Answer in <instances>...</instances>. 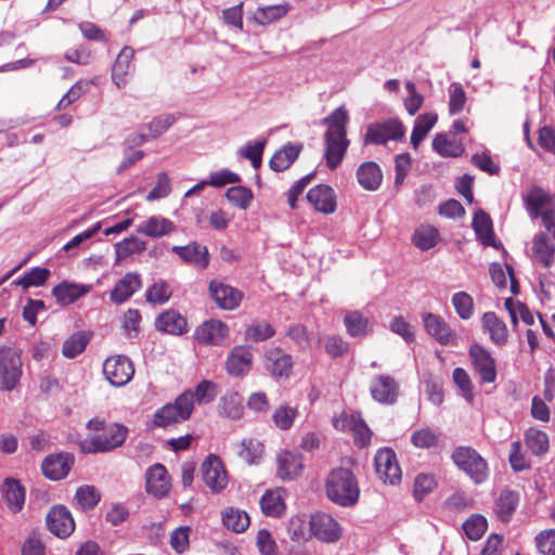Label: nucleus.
Masks as SVG:
<instances>
[{"label":"nucleus","mask_w":555,"mask_h":555,"mask_svg":"<svg viewBox=\"0 0 555 555\" xmlns=\"http://www.w3.org/2000/svg\"><path fill=\"white\" fill-rule=\"evenodd\" d=\"M322 122L327 126L324 133V156L326 165L331 169H335L343 162L349 146L346 130L347 124L349 122L348 112L344 106H339L323 118Z\"/></svg>","instance_id":"nucleus-1"},{"label":"nucleus","mask_w":555,"mask_h":555,"mask_svg":"<svg viewBox=\"0 0 555 555\" xmlns=\"http://www.w3.org/2000/svg\"><path fill=\"white\" fill-rule=\"evenodd\" d=\"M87 428L93 430L78 442L82 453H104L121 446L127 438V428L118 423L106 424L101 418H90Z\"/></svg>","instance_id":"nucleus-2"},{"label":"nucleus","mask_w":555,"mask_h":555,"mask_svg":"<svg viewBox=\"0 0 555 555\" xmlns=\"http://www.w3.org/2000/svg\"><path fill=\"white\" fill-rule=\"evenodd\" d=\"M327 498L343 507L356 505L360 496V488L354 474L349 468H333L325 480Z\"/></svg>","instance_id":"nucleus-3"},{"label":"nucleus","mask_w":555,"mask_h":555,"mask_svg":"<svg viewBox=\"0 0 555 555\" xmlns=\"http://www.w3.org/2000/svg\"><path fill=\"white\" fill-rule=\"evenodd\" d=\"M455 466L464 472L476 485L489 477L487 461L472 447H456L451 455Z\"/></svg>","instance_id":"nucleus-4"},{"label":"nucleus","mask_w":555,"mask_h":555,"mask_svg":"<svg viewBox=\"0 0 555 555\" xmlns=\"http://www.w3.org/2000/svg\"><path fill=\"white\" fill-rule=\"evenodd\" d=\"M23 375L21 352L16 348L0 347V390H15Z\"/></svg>","instance_id":"nucleus-5"},{"label":"nucleus","mask_w":555,"mask_h":555,"mask_svg":"<svg viewBox=\"0 0 555 555\" xmlns=\"http://www.w3.org/2000/svg\"><path fill=\"white\" fill-rule=\"evenodd\" d=\"M404 127L398 119L372 122L366 128L364 144L384 145L388 141H398L404 137Z\"/></svg>","instance_id":"nucleus-6"},{"label":"nucleus","mask_w":555,"mask_h":555,"mask_svg":"<svg viewBox=\"0 0 555 555\" xmlns=\"http://www.w3.org/2000/svg\"><path fill=\"white\" fill-rule=\"evenodd\" d=\"M468 356L480 383H494L496 379V362L490 351L479 344H473L469 347Z\"/></svg>","instance_id":"nucleus-7"},{"label":"nucleus","mask_w":555,"mask_h":555,"mask_svg":"<svg viewBox=\"0 0 555 555\" xmlns=\"http://www.w3.org/2000/svg\"><path fill=\"white\" fill-rule=\"evenodd\" d=\"M103 374L116 387L128 384L134 374L132 362L126 356L108 357L103 363Z\"/></svg>","instance_id":"nucleus-8"},{"label":"nucleus","mask_w":555,"mask_h":555,"mask_svg":"<svg viewBox=\"0 0 555 555\" xmlns=\"http://www.w3.org/2000/svg\"><path fill=\"white\" fill-rule=\"evenodd\" d=\"M310 531L318 540L325 543L337 542L341 537L338 521L326 513H315L309 520Z\"/></svg>","instance_id":"nucleus-9"},{"label":"nucleus","mask_w":555,"mask_h":555,"mask_svg":"<svg viewBox=\"0 0 555 555\" xmlns=\"http://www.w3.org/2000/svg\"><path fill=\"white\" fill-rule=\"evenodd\" d=\"M202 475L205 485L212 493L222 492L228 485V474L221 460L209 454L202 464Z\"/></svg>","instance_id":"nucleus-10"},{"label":"nucleus","mask_w":555,"mask_h":555,"mask_svg":"<svg viewBox=\"0 0 555 555\" xmlns=\"http://www.w3.org/2000/svg\"><path fill=\"white\" fill-rule=\"evenodd\" d=\"M374 463L376 474L384 482L393 485L400 481L401 469L398 465L396 453L391 449L384 448L378 450L375 454Z\"/></svg>","instance_id":"nucleus-11"},{"label":"nucleus","mask_w":555,"mask_h":555,"mask_svg":"<svg viewBox=\"0 0 555 555\" xmlns=\"http://www.w3.org/2000/svg\"><path fill=\"white\" fill-rule=\"evenodd\" d=\"M422 321L427 334L440 345L449 346L456 344V334L440 315L424 312L422 313Z\"/></svg>","instance_id":"nucleus-12"},{"label":"nucleus","mask_w":555,"mask_h":555,"mask_svg":"<svg viewBox=\"0 0 555 555\" xmlns=\"http://www.w3.org/2000/svg\"><path fill=\"white\" fill-rule=\"evenodd\" d=\"M229 335V327L220 320H209L202 323L195 331L194 337L202 345H220Z\"/></svg>","instance_id":"nucleus-13"},{"label":"nucleus","mask_w":555,"mask_h":555,"mask_svg":"<svg viewBox=\"0 0 555 555\" xmlns=\"http://www.w3.org/2000/svg\"><path fill=\"white\" fill-rule=\"evenodd\" d=\"M146 491L156 498H164L170 490V477L163 464L152 465L145 474Z\"/></svg>","instance_id":"nucleus-14"},{"label":"nucleus","mask_w":555,"mask_h":555,"mask_svg":"<svg viewBox=\"0 0 555 555\" xmlns=\"http://www.w3.org/2000/svg\"><path fill=\"white\" fill-rule=\"evenodd\" d=\"M524 201L531 219H537L543 210L555 207V197L540 186H532L524 197Z\"/></svg>","instance_id":"nucleus-15"},{"label":"nucleus","mask_w":555,"mask_h":555,"mask_svg":"<svg viewBox=\"0 0 555 555\" xmlns=\"http://www.w3.org/2000/svg\"><path fill=\"white\" fill-rule=\"evenodd\" d=\"M209 292L217 306L224 310L235 309L243 297L238 289L216 280L209 283Z\"/></svg>","instance_id":"nucleus-16"},{"label":"nucleus","mask_w":555,"mask_h":555,"mask_svg":"<svg viewBox=\"0 0 555 555\" xmlns=\"http://www.w3.org/2000/svg\"><path fill=\"white\" fill-rule=\"evenodd\" d=\"M278 476L283 480L297 478L302 469V456L298 452L282 450L276 456Z\"/></svg>","instance_id":"nucleus-17"},{"label":"nucleus","mask_w":555,"mask_h":555,"mask_svg":"<svg viewBox=\"0 0 555 555\" xmlns=\"http://www.w3.org/2000/svg\"><path fill=\"white\" fill-rule=\"evenodd\" d=\"M253 365V353L250 347L235 346L229 353L225 362V369L231 376H242L246 374Z\"/></svg>","instance_id":"nucleus-18"},{"label":"nucleus","mask_w":555,"mask_h":555,"mask_svg":"<svg viewBox=\"0 0 555 555\" xmlns=\"http://www.w3.org/2000/svg\"><path fill=\"white\" fill-rule=\"evenodd\" d=\"M370 390L374 400L383 404H392L398 397L399 387L391 376L379 375L372 380Z\"/></svg>","instance_id":"nucleus-19"},{"label":"nucleus","mask_w":555,"mask_h":555,"mask_svg":"<svg viewBox=\"0 0 555 555\" xmlns=\"http://www.w3.org/2000/svg\"><path fill=\"white\" fill-rule=\"evenodd\" d=\"M356 178L359 185L369 192L377 191L383 182V171L375 162H364L357 168Z\"/></svg>","instance_id":"nucleus-20"},{"label":"nucleus","mask_w":555,"mask_h":555,"mask_svg":"<svg viewBox=\"0 0 555 555\" xmlns=\"http://www.w3.org/2000/svg\"><path fill=\"white\" fill-rule=\"evenodd\" d=\"M142 286L140 274L134 272L126 273L113 287L109 299L117 305L127 301Z\"/></svg>","instance_id":"nucleus-21"},{"label":"nucleus","mask_w":555,"mask_h":555,"mask_svg":"<svg viewBox=\"0 0 555 555\" xmlns=\"http://www.w3.org/2000/svg\"><path fill=\"white\" fill-rule=\"evenodd\" d=\"M171 250L184 262L199 269H206L209 264V253L207 247L196 242L190 243L185 246H172Z\"/></svg>","instance_id":"nucleus-22"},{"label":"nucleus","mask_w":555,"mask_h":555,"mask_svg":"<svg viewBox=\"0 0 555 555\" xmlns=\"http://www.w3.org/2000/svg\"><path fill=\"white\" fill-rule=\"evenodd\" d=\"M308 202L315 210L323 214H332L336 209V197L334 190L325 184H319L307 193Z\"/></svg>","instance_id":"nucleus-23"},{"label":"nucleus","mask_w":555,"mask_h":555,"mask_svg":"<svg viewBox=\"0 0 555 555\" xmlns=\"http://www.w3.org/2000/svg\"><path fill=\"white\" fill-rule=\"evenodd\" d=\"M264 365L275 377L289 376L293 369L292 357L280 348H272L266 352Z\"/></svg>","instance_id":"nucleus-24"},{"label":"nucleus","mask_w":555,"mask_h":555,"mask_svg":"<svg viewBox=\"0 0 555 555\" xmlns=\"http://www.w3.org/2000/svg\"><path fill=\"white\" fill-rule=\"evenodd\" d=\"M194 403L196 401L193 391L185 390L177 397L175 402L165 404L153 416H191Z\"/></svg>","instance_id":"nucleus-25"},{"label":"nucleus","mask_w":555,"mask_h":555,"mask_svg":"<svg viewBox=\"0 0 555 555\" xmlns=\"http://www.w3.org/2000/svg\"><path fill=\"white\" fill-rule=\"evenodd\" d=\"M481 326L494 345L504 346L507 343V326L494 312L489 311L483 313L481 318Z\"/></svg>","instance_id":"nucleus-26"},{"label":"nucleus","mask_w":555,"mask_h":555,"mask_svg":"<svg viewBox=\"0 0 555 555\" xmlns=\"http://www.w3.org/2000/svg\"><path fill=\"white\" fill-rule=\"evenodd\" d=\"M49 531L61 539L69 535V511L65 505H54L47 514Z\"/></svg>","instance_id":"nucleus-27"},{"label":"nucleus","mask_w":555,"mask_h":555,"mask_svg":"<svg viewBox=\"0 0 555 555\" xmlns=\"http://www.w3.org/2000/svg\"><path fill=\"white\" fill-rule=\"evenodd\" d=\"M155 327L167 334L182 335L188 331V322L178 311L169 309L156 318Z\"/></svg>","instance_id":"nucleus-28"},{"label":"nucleus","mask_w":555,"mask_h":555,"mask_svg":"<svg viewBox=\"0 0 555 555\" xmlns=\"http://www.w3.org/2000/svg\"><path fill=\"white\" fill-rule=\"evenodd\" d=\"M176 230L175 223L162 216H152L140 223L137 232L156 238L168 235Z\"/></svg>","instance_id":"nucleus-29"},{"label":"nucleus","mask_w":555,"mask_h":555,"mask_svg":"<svg viewBox=\"0 0 555 555\" xmlns=\"http://www.w3.org/2000/svg\"><path fill=\"white\" fill-rule=\"evenodd\" d=\"M532 254L535 261L548 268L554 261L555 246L546 233L540 232L532 241Z\"/></svg>","instance_id":"nucleus-30"},{"label":"nucleus","mask_w":555,"mask_h":555,"mask_svg":"<svg viewBox=\"0 0 555 555\" xmlns=\"http://www.w3.org/2000/svg\"><path fill=\"white\" fill-rule=\"evenodd\" d=\"M133 56L134 50L131 47H125L116 57L113 65L112 78L118 88L127 83L126 76L130 70Z\"/></svg>","instance_id":"nucleus-31"},{"label":"nucleus","mask_w":555,"mask_h":555,"mask_svg":"<svg viewBox=\"0 0 555 555\" xmlns=\"http://www.w3.org/2000/svg\"><path fill=\"white\" fill-rule=\"evenodd\" d=\"M42 472L51 480H60L69 470L68 456L65 454L49 455L42 462Z\"/></svg>","instance_id":"nucleus-32"},{"label":"nucleus","mask_w":555,"mask_h":555,"mask_svg":"<svg viewBox=\"0 0 555 555\" xmlns=\"http://www.w3.org/2000/svg\"><path fill=\"white\" fill-rule=\"evenodd\" d=\"M473 228L476 232L477 238L481 241L485 246H495L492 221L487 212L483 210L475 212L473 218Z\"/></svg>","instance_id":"nucleus-33"},{"label":"nucleus","mask_w":555,"mask_h":555,"mask_svg":"<svg viewBox=\"0 0 555 555\" xmlns=\"http://www.w3.org/2000/svg\"><path fill=\"white\" fill-rule=\"evenodd\" d=\"M2 491L9 508L14 513L20 512L25 502V490L21 483L16 479L8 478Z\"/></svg>","instance_id":"nucleus-34"},{"label":"nucleus","mask_w":555,"mask_h":555,"mask_svg":"<svg viewBox=\"0 0 555 555\" xmlns=\"http://www.w3.org/2000/svg\"><path fill=\"white\" fill-rule=\"evenodd\" d=\"M300 146L287 144L276 151L269 162V166L274 171H283L287 169L298 157Z\"/></svg>","instance_id":"nucleus-35"},{"label":"nucleus","mask_w":555,"mask_h":555,"mask_svg":"<svg viewBox=\"0 0 555 555\" xmlns=\"http://www.w3.org/2000/svg\"><path fill=\"white\" fill-rule=\"evenodd\" d=\"M433 149L442 157H460L464 146L460 141L450 140L446 133H437L433 140Z\"/></svg>","instance_id":"nucleus-36"},{"label":"nucleus","mask_w":555,"mask_h":555,"mask_svg":"<svg viewBox=\"0 0 555 555\" xmlns=\"http://www.w3.org/2000/svg\"><path fill=\"white\" fill-rule=\"evenodd\" d=\"M101 492L92 485H83L76 489L77 507L83 512L92 511L101 501Z\"/></svg>","instance_id":"nucleus-37"},{"label":"nucleus","mask_w":555,"mask_h":555,"mask_svg":"<svg viewBox=\"0 0 555 555\" xmlns=\"http://www.w3.org/2000/svg\"><path fill=\"white\" fill-rule=\"evenodd\" d=\"M438 116L436 113H425L420 115L416 120L411 134V144L417 149L420 143L426 138L430 129L437 122Z\"/></svg>","instance_id":"nucleus-38"},{"label":"nucleus","mask_w":555,"mask_h":555,"mask_svg":"<svg viewBox=\"0 0 555 555\" xmlns=\"http://www.w3.org/2000/svg\"><path fill=\"white\" fill-rule=\"evenodd\" d=\"M263 453V444L255 439H243L237 444V455L247 464H258Z\"/></svg>","instance_id":"nucleus-39"},{"label":"nucleus","mask_w":555,"mask_h":555,"mask_svg":"<svg viewBox=\"0 0 555 555\" xmlns=\"http://www.w3.org/2000/svg\"><path fill=\"white\" fill-rule=\"evenodd\" d=\"M289 9V4H275L258 8L254 13V21L259 25H268L285 16Z\"/></svg>","instance_id":"nucleus-40"},{"label":"nucleus","mask_w":555,"mask_h":555,"mask_svg":"<svg viewBox=\"0 0 555 555\" xmlns=\"http://www.w3.org/2000/svg\"><path fill=\"white\" fill-rule=\"evenodd\" d=\"M222 522L234 532H244L249 526V517L246 512L230 507L222 513Z\"/></svg>","instance_id":"nucleus-41"},{"label":"nucleus","mask_w":555,"mask_h":555,"mask_svg":"<svg viewBox=\"0 0 555 555\" xmlns=\"http://www.w3.org/2000/svg\"><path fill=\"white\" fill-rule=\"evenodd\" d=\"M526 444L534 455H543L548 451L550 440L547 435L539 429L529 428L525 435Z\"/></svg>","instance_id":"nucleus-42"},{"label":"nucleus","mask_w":555,"mask_h":555,"mask_svg":"<svg viewBox=\"0 0 555 555\" xmlns=\"http://www.w3.org/2000/svg\"><path fill=\"white\" fill-rule=\"evenodd\" d=\"M519 496L515 491L504 490L501 492L498 502L496 511L502 521H508L518 505Z\"/></svg>","instance_id":"nucleus-43"},{"label":"nucleus","mask_w":555,"mask_h":555,"mask_svg":"<svg viewBox=\"0 0 555 555\" xmlns=\"http://www.w3.org/2000/svg\"><path fill=\"white\" fill-rule=\"evenodd\" d=\"M275 334L273 326L266 321H254L245 330V339L255 343L264 341Z\"/></svg>","instance_id":"nucleus-44"},{"label":"nucleus","mask_w":555,"mask_h":555,"mask_svg":"<svg viewBox=\"0 0 555 555\" xmlns=\"http://www.w3.org/2000/svg\"><path fill=\"white\" fill-rule=\"evenodd\" d=\"M50 275V271L46 268L36 267L24 274V276L16 279L12 282L13 285L22 286L24 289H28L33 286H41L46 283Z\"/></svg>","instance_id":"nucleus-45"},{"label":"nucleus","mask_w":555,"mask_h":555,"mask_svg":"<svg viewBox=\"0 0 555 555\" xmlns=\"http://www.w3.org/2000/svg\"><path fill=\"white\" fill-rule=\"evenodd\" d=\"M438 237L439 233L434 227H421L415 230L412 242L417 248L428 250L437 245Z\"/></svg>","instance_id":"nucleus-46"},{"label":"nucleus","mask_w":555,"mask_h":555,"mask_svg":"<svg viewBox=\"0 0 555 555\" xmlns=\"http://www.w3.org/2000/svg\"><path fill=\"white\" fill-rule=\"evenodd\" d=\"M344 323L350 336H362L367 332L369 320L359 311L348 312L344 318Z\"/></svg>","instance_id":"nucleus-47"},{"label":"nucleus","mask_w":555,"mask_h":555,"mask_svg":"<svg viewBox=\"0 0 555 555\" xmlns=\"http://www.w3.org/2000/svg\"><path fill=\"white\" fill-rule=\"evenodd\" d=\"M488 527L487 519L479 514L472 515L463 524V530L466 537L472 541L479 540L486 532Z\"/></svg>","instance_id":"nucleus-48"},{"label":"nucleus","mask_w":555,"mask_h":555,"mask_svg":"<svg viewBox=\"0 0 555 555\" xmlns=\"http://www.w3.org/2000/svg\"><path fill=\"white\" fill-rule=\"evenodd\" d=\"M452 305L462 320H468L474 313V300L466 292H459L452 296Z\"/></svg>","instance_id":"nucleus-49"},{"label":"nucleus","mask_w":555,"mask_h":555,"mask_svg":"<svg viewBox=\"0 0 555 555\" xmlns=\"http://www.w3.org/2000/svg\"><path fill=\"white\" fill-rule=\"evenodd\" d=\"M225 197L234 206L241 209H246L249 206L254 195L250 189L237 185L229 188L225 192Z\"/></svg>","instance_id":"nucleus-50"},{"label":"nucleus","mask_w":555,"mask_h":555,"mask_svg":"<svg viewBox=\"0 0 555 555\" xmlns=\"http://www.w3.org/2000/svg\"><path fill=\"white\" fill-rule=\"evenodd\" d=\"M146 300L151 304L163 305L171 297L169 285L163 281H156L146 289Z\"/></svg>","instance_id":"nucleus-51"},{"label":"nucleus","mask_w":555,"mask_h":555,"mask_svg":"<svg viewBox=\"0 0 555 555\" xmlns=\"http://www.w3.org/2000/svg\"><path fill=\"white\" fill-rule=\"evenodd\" d=\"M260 506L264 515L279 516L284 509V503L278 492L267 491L260 499Z\"/></svg>","instance_id":"nucleus-52"},{"label":"nucleus","mask_w":555,"mask_h":555,"mask_svg":"<svg viewBox=\"0 0 555 555\" xmlns=\"http://www.w3.org/2000/svg\"><path fill=\"white\" fill-rule=\"evenodd\" d=\"M267 144V140L257 141L256 143H247L245 146L238 150V154L250 160L251 166L255 169L260 168L262 163V153L264 146Z\"/></svg>","instance_id":"nucleus-53"},{"label":"nucleus","mask_w":555,"mask_h":555,"mask_svg":"<svg viewBox=\"0 0 555 555\" xmlns=\"http://www.w3.org/2000/svg\"><path fill=\"white\" fill-rule=\"evenodd\" d=\"M115 248L117 258L122 259L132 254L143 251L145 249V243L138 237L131 236L117 243Z\"/></svg>","instance_id":"nucleus-54"},{"label":"nucleus","mask_w":555,"mask_h":555,"mask_svg":"<svg viewBox=\"0 0 555 555\" xmlns=\"http://www.w3.org/2000/svg\"><path fill=\"white\" fill-rule=\"evenodd\" d=\"M452 379L461 390L462 396L467 400H473V384L468 373L462 367H455L452 373Z\"/></svg>","instance_id":"nucleus-55"},{"label":"nucleus","mask_w":555,"mask_h":555,"mask_svg":"<svg viewBox=\"0 0 555 555\" xmlns=\"http://www.w3.org/2000/svg\"><path fill=\"white\" fill-rule=\"evenodd\" d=\"M176 121L177 117L173 114H164L153 118L147 124V129L151 132V137L155 139L165 133Z\"/></svg>","instance_id":"nucleus-56"},{"label":"nucleus","mask_w":555,"mask_h":555,"mask_svg":"<svg viewBox=\"0 0 555 555\" xmlns=\"http://www.w3.org/2000/svg\"><path fill=\"white\" fill-rule=\"evenodd\" d=\"M437 486L434 475L420 474L414 481V496L417 501H422L424 496L430 493Z\"/></svg>","instance_id":"nucleus-57"},{"label":"nucleus","mask_w":555,"mask_h":555,"mask_svg":"<svg viewBox=\"0 0 555 555\" xmlns=\"http://www.w3.org/2000/svg\"><path fill=\"white\" fill-rule=\"evenodd\" d=\"M350 431L358 448H365L371 443L372 430L363 418H357Z\"/></svg>","instance_id":"nucleus-58"},{"label":"nucleus","mask_w":555,"mask_h":555,"mask_svg":"<svg viewBox=\"0 0 555 555\" xmlns=\"http://www.w3.org/2000/svg\"><path fill=\"white\" fill-rule=\"evenodd\" d=\"M197 404L211 402L217 396V385L210 380H202L193 391Z\"/></svg>","instance_id":"nucleus-59"},{"label":"nucleus","mask_w":555,"mask_h":555,"mask_svg":"<svg viewBox=\"0 0 555 555\" xmlns=\"http://www.w3.org/2000/svg\"><path fill=\"white\" fill-rule=\"evenodd\" d=\"M534 541L542 555H555V529L541 531Z\"/></svg>","instance_id":"nucleus-60"},{"label":"nucleus","mask_w":555,"mask_h":555,"mask_svg":"<svg viewBox=\"0 0 555 555\" xmlns=\"http://www.w3.org/2000/svg\"><path fill=\"white\" fill-rule=\"evenodd\" d=\"M508 461L514 472H522L530 467L529 462L521 452V443L519 441H513L511 443Z\"/></svg>","instance_id":"nucleus-61"},{"label":"nucleus","mask_w":555,"mask_h":555,"mask_svg":"<svg viewBox=\"0 0 555 555\" xmlns=\"http://www.w3.org/2000/svg\"><path fill=\"white\" fill-rule=\"evenodd\" d=\"M240 181L241 177L237 173L229 169H221L219 171L210 172L207 183L215 188H222L227 184L237 183Z\"/></svg>","instance_id":"nucleus-62"},{"label":"nucleus","mask_w":555,"mask_h":555,"mask_svg":"<svg viewBox=\"0 0 555 555\" xmlns=\"http://www.w3.org/2000/svg\"><path fill=\"white\" fill-rule=\"evenodd\" d=\"M191 528L188 526L175 529L170 534V545L177 553L189 548Z\"/></svg>","instance_id":"nucleus-63"},{"label":"nucleus","mask_w":555,"mask_h":555,"mask_svg":"<svg viewBox=\"0 0 555 555\" xmlns=\"http://www.w3.org/2000/svg\"><path fill=\"white\" fill-rule=\"evenodd\" d=\"M286 335L301 349H307L311 345V335L302 324L289 326Z\"/></svg>","instance_id":"nucleus-64"}]
</instances>
